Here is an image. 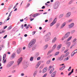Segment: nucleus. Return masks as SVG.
Here are the masks:
<instances>
[{"label": "nucleus", "instance_id": "2", "mask_svg": "<svg viewBox=\"0 0 77 77\" xmlns=\"http://www.w3.org/2000/svg\"><path fill=\"white\" fill-rule=\"evenodd\" d=\"M60 5V3L59 2H57L54 4V9H57L59 8Z\"/></svg>", "mask_w": 77, "mask_h": 77}, {"label": "nucleus", "instance_id": "47", "mask_svg": "<svg viewBox=\"0 0 77 77\" xmlns=\"http://www.w3.org/2000/svg\"><path fill=\"white\" fill-rule=\"evenodd\" d=\"M36 16H37L36 15V14H35L32 15V17H36Z\"/></svg>", "mask_w": 77, "mask_h": 77}, {"label": "nucleus", "instance_id": "63", "mask_svg": "<svg viewBox=\"0 0 77 77\" xmlns=\"http://www.w3.org/2000/svg\"><path fill=\"white\" fill-rule=\"evenodd\" d=\"M55 60V58H53L52 59V61H54V60Z\"/></svg>", "mask_w": 77, "mask_h": 77}, {"label": "nucleus", "instance_id": "37", "mask_svg": "<svg viewBox=\"0 0 77 77\" xmlns=\"http://www.w3.org/2000/svg\"><path fill=\"white\" fill-rule=\"evenodd\" d=\"M11 27H12V26H10L7 29L8 30H9L11 29Z\"/></svg>", "mask_w": 77, "mask_h": 77}, {"label": "nucleus", "instance_id": "41", "mask_svg": "<svg viewBox=\"0 0 77 77\" xmlns=\"http://www.w3.org/2000/svg\"><path fill=\"white\" fill-rule=\"evenodd\" d=\"M72 2H73V0H71L69 2V4H71Z\"/></svg>", "mask_w": 77, "mask_h": 77}, {"label": "nucleus", "instance_id": "48", "mask_svg": "<svg viewBox=\"0 0 77 77\" xmlns=\"http://www.w3.org/2000/svg\"><path fill=\"white\" fill-rule=\"evenodd\" d=\"M68 49L65 50V51H64V53H66V52H68Z\"/></svg>", "mask_w": 77, "mask_h": 77}, {"label": "nucleus", "instance_id": "22", "mask_svg": "<svg viewBox=\"0 0 77 77\" xmlns=\"http://www.w3.org/2000/svg\"><path fill=\"white\" fill-rule=\"evenodd\" d=\"M65 68V66L64 65V66H63L61 68H60V71H62V70H63L64 69V68Z\"/></svg>", "mask_w": 77, "mask_h": 77}, {"label": "nucleus", "instance_id": "54", "mask_svg": "<svg viewBox=\"0 0 77 77\" xmlns=\"http://www.w3.org/2000/svg\"><path fill=\"white\" fill-rule=\"evenodd\" d=\"M7 36H8V35H6L3 37L4 39H5V38H6V37H7Z\"/></svg>", "mask_w": 77, "mask_h": 77}, {"label": "nucleus", "instance_id": "15", "mask_svg": "<svg viewBox=\"0 0 77 77\" xmlns=\"http://www.w3.org/2000/svg\"><path fill=\"white\" fill-rule=\"evenodd\" d=\"M21 49L19 48L17 51V54H19L20 53H21Z\"/></svg>", "mask_w": 77, "mask_h": 77}, {"label": "nucleus", "instance_id": "27", "mask_svg": "<svg viewBox=\"0 0 77 77\" xmlns=\"http://www.w3.org/2000/svg\"><path fill=\"white\" fill-rule=\"evenodd\" d=\"M15 53H13V54H12L11 56V58H12L13 59H14V58H15Z\"/></svg>", "mask_w": 77, "mask_h": 77}, {"label": "nucleus", "instance_id": "61", "mask_svg": "<svg viewBox=\"0 0 77 77\" xmlns=\"http://www.w3.org/2000/svg\"><path fill=\"white\" fill-rule=\"evenodd\" d=\"M38 67H39V66H38V65H37V64L36 65V68H38Z\"/></svg>", "mask_w": 77, "mask_h": 77}, {"label": "nucleus", "instance_id": "50", "mask_svg": "<svg viewBox=\"0 0 77 77\" xmlns=\"http://www.w3.org/2000/svg\"><path fill=\"white\" fill-rule=\"evenodd\" d=\"M35 33H36V31L33 32H32V34L33 35L35 34Z\"/></svg>", "mask_w": 77, "mask_h": 77}, {"label": "nucleus", "instance_id": "59", "mask_svg": "<svg viewBox=\"0 0 77 77\" xmlns=\"http://www.w3.org/2000/svg\"><path fill=\"white\" fill-rule=\"evenodd\" d=\"M10 19V18H9V17H7V20L8 21V20H9V19Z\"/></svg>", "mask_w": 77, "mask_h": 77}, {"label": "nucleus", "instance_id": "3", "mask_svg": "<svg viewBox=\"0 0 77 77\" xmlns=\"http://www.w3.org/2000/svg\"><path fill=\"white\" fill-rule=\"evenodd\" d=\"M14 61H12L8 63L6 66L7 68H10V67H11L14 64Z\"/></svg>", "mask_w": 77, "mask_h": 77}, {"label": "nucleus", "instance_id": "24", "mask_svg": "<svg viewBox=\"0 0 77 77\" xmlns=\"http://www.w3.org/2000/svg\"><path fill=\"white\" fill-rule=\"evenodd\" d=\"M66 44V45H67V47H69L70 46V45H71V42H66L65 43Z\"/></svg>", "mask_w": 77, "mask_h": 77}, {"label": "nucleus", "instance_id": "32", "mask_svg": "<svg viewBox=\"0 0 77 77\" xmlns=\"http://www.w3.org/2000/svg\"><path fill=\"white\" fill-rule=\"evenodd\" d=\"M72 38V36H71L69 37L67 39V41H70L71 39Z\"/></svg>", "mask_w": 77, "mask_h": 77}, {"label": "nucleus", "instance_id": "64", "mask_svg": "<svg viewBox=\"0 0 77 77\" xmlns=\"http://www.w3.org/2000/svg\"><path fill=\"white\" fill-rule=\"evenodd\" d=\"M7 26H4V29H6L7 27Z\"/></svg>", "mask_w": 77, "mask_h": 77}, {"label": "nucleus", "instance_id": "56", "mask_svg": "<svg viewBox=\"0 0 77 77\" xmlns=\"http://www.w3.org/2000/svg\"><path fill=\"white\" fill-rule=\"evenodd\" d=\"M15 72H16V71H15V70H13L12 72V73H15Z\"/></svg>", "mask_w": 77, "mask_h": 77}, {"label": "nucleus", "instance_id": "33", "mask_svg": "<svg viewBox=\"0 0 77 77\" xmlns=\"http://www.w3.org/2000/svg\"><path fill=\"white\" fill-rule=\"evenodd\" d=\"M54 68H53V69H51L50 71V74H51L53 72V71H54Z\"/></svg>", "mask_w": 77, "mask_h": 77}, {"label": "nucleus", "instance_id": "6", "mask_svg": "<svg viewBox=\"0 0 77 77\" xmlns=\"http://www.w3.org/2000/svg\"><path fill=\"white\" fill-rule=\"evenodd\" d=\"M22 60H23V58L22 57H21L17 61L18 65H19L21 63V62H22Z\"/></svg>", "mask_w": 77, "mask_h": 77}, {"label": "nucleus", "instance_id": "4", "mask_svg": "<svg viewBox=\"0 0 77 77\" xmlns=\"http://www.w3.org/2000/svg\"><path fill=\"white\" fill-rule=\"evenodd\" d=\"M64 57H65V55L64 54H63L61 55L60 57L58 58V60H60L61 61L63 60V59H64Z\"/></svg>", "mask_w": 77, "mask_h": 77}, {"label": "nucleus", "instance_id": "62", "mask_svg": "<svg viewBox=\"0 0 77 77\" xmlns=\"http://www.w3.org/2000/svg\"><path fill=\"white\" fill-rule=\"evenodd\" d=\"M27 17H26V18H25L24 19V20H26V21H27V20H28L27 19Z\"/></svg>", "mask_w": 77, "mask_h": 77}, {"label": "nucleus", "instance_id": "58", "mask_svg": "<svg viewBox=\"0 0 77 77\" xmlns=\"http://www.w3.org/2000/svg\"><path fill=\"white\" fill-rule=\"evenodd\" d=\"M45 6H43L42 8V9H45Z\"/></svg>", "mask_w": 77, "mask_h": 77}, {"label": "nucleus", "instance_id": "35", "mask_svg": "<svg viewBox=\"0 0 77 77\" xmlns=\"http://www.w3.org/2000/svg\"><path fill=\"white\" fill-rule=\"evenodd\" d=\"M30 27V25H28L26 27V29H27L28 28Z\"/></svg>", "mask_w": 77, "mask_h": 77}, {"label": "nucleus", "instance_id": "26", "mask_svg": "<svg viewBox=\"0 0 77 77\" xmlns=\"http://www.w3.org/2000/svg\"><path fill=\"white\" fill-rule=\"evenodd\" d=\"M51 35V33L49 32L46 35L45 37H50Z\"/></svg>", "mask_w": 77, "mask_h": 77}, {"label": "nucleus", "instance_id": "46", "mask_svg": "<svg viewBox=\"0 0 77 77\" xmlns=\"http://www.w3.org/2000/svg\"><path fill=\"white\" fill-rule=\"evenodd\" d=\"M41 64V62H39L37 64V65L39 66V65H40V64Z\"/></svg>", "mask_w": 77, "mask_h": 77}, {"label": "nucleus", "instance_id": "13", "mask_svg": "<svg viewBox=\"0 0 77 77\" xmlns=\"http://www.w3.org/2000/svg\"><path fill=\"white\" fill-rule=\"evenodd\" d=\"M66 22H64L60 26V29H63V27H64L65 26V25H66Z\"/></svg>", "mask_w": 77, "mask_h": 77}, {"label": "nucleus", "instance_id": "18", "mask_svg": "<svg viewBox=\"0 0 77 77\" xmlns=\"http://www.w3.org/2000/svg\"><path fill=\"white\" fill-rule=\"evenodd\" d=\"M61 47H62V44H60L58 45L57 48V49L58 50H60V49L61 48Z\"/></svg>", "mask_w": 77, "mask_h": 77}, {"label": "nucleus", "instance_id": "51", "mask_svg": "<svg viewBox=\"0 0 77 77\" xmlns=\"http://www.w3.org/2000/svg\"><path fill=\"white\" fill-rule=\"evenodd\" d=\"M40 59H41V57H38L37 58V60H40Z\"/></svg>", "mask_w": 77, "mask_h": 77}, {"label": "nucleus", "instance_id": "29", "mask_svg": "<svg viewBox=\"0 0 77 77\" xmlns=\"http://www.w3.org/2000/svg\"><path fill=\"white\" fill-rule=\"evenodd\" d=\"M51 63V60H48L46 62V64H50Z\"/></svg>", "mask_w": 77, "mask_h": 77}, {"label": "nucleus", "instance_id": "25", "mask_svg": "<svg viewBox=\"0 0 77 77\" xmlns=\"http://www.w3.org/2000/svg\"><path fill=\"white\" fill-rule=\"evenodd\" d=\"M74 72V69H72L71 72H69V73L68 75L69 76L70 75H71V74H72V72Z\"/></svg>", "mask_w": 77, "mask_h": 77}, {"label": "nucleus", "instance_id": "38", "mask_svg": "<svg viewBox=\"0 0 77 77\" xmlns=\"http://www.w3.org/2000/svg\"><path fill=\"white\" fill-rule=\"evenodd\" d=\"M69 54V52H68L67 53H66V56H68V54Z\"/></svg>", "mask_w": 77, "mask_h": 77}, {"label": "nucleus", "instance_id": "12", "mask_svg": "<svg viewBox=\"0 0 77 77\" xmlns=\"http://www.w3.org/2000/svg\"><path fill=\"white\" fill-rule=\"evenodd\" d=\"M71 12H68L66 14V17L67 18H69V17H70V15H71Z\"/></svg>", "mask_w": 77, "mask_h": 77}, {"label": "nucleus", "instance_id": "42", "mask_svg": "<svg viewBox=\"0 0 77 77\" xmlns=\"http://www.w3.org/2000/svg\"><path fill=\"white\" fill-rule=\"evenodd\" d=\"M13 45H16V43L15 42H13Z\"/></svg>", "mask_w": 77, "mask_h": 77}, {"label": "nucleus", "instance_id": "53", "mask_svg": "<svg viewBox=\"0 0 77 77\" xmlns=\"http://www.w3.org/2000/svg\"><path fill=\"white\" fill-rule=\"evenodd\" d=\"M21 76H24V74L23 73H21Z\"/></svg>", "mask_w": 77, "mask_h": 77}, {"label": "nucleus", "instance_id": "57", "mask_svg": "<svg viewBox=\"0 0 77 77\" xmlns=\"http://www.w3.org/2000/svg\"><path fill=\"white\" fill-rule=\"evenodd\" d=\"M51 67H52L51 66H49V70H50V69H51Z\"/></svg>", "mask_w": 77, "mask_h": 77}, {"label": "nucleus", "instance_id": "28", "mask_svg": "<svg viewBox=\"0 0 77 77\" xmlns=\"http://www.w3.org/2000/svg\"><path fill=\"white\" fill-rule=\"evenodd\" d=\"M59 54V52L58 51L55 52L54 54V55L55 56H57Z\"/></svg>", "mask_w": 77, "mask_h": 77}, {"label": "nucleus", "instance_id": "14", "mask_svg": "<svg viewBox=\"0 0 77 77\" xmlns=\"http://www.w3.org/2000/svg\"><path fill=\"white\" fill-rule=\"evenodd\" d=\"M74 26V23H72L69 25V29H71V28L73 27Z\"/></svg>", "mask_w": 77, "mask_h": 77}, {"label": "nucleus", "instance_id": "21", "mask_svg": "<svg viewBox=\"0 0 77 77\" xmlns=\"http://www.w3.org/2000/svg\"><path fill=\"white\" fill-rule=\"evenodd\" d=\"M48 47V44H47L45 46H44V47H43L44 50H46V49Z\"/></svg>", "mask_w": 77, "mask_h": 77}, {"label": "nucleus", "instance_id": "52", "mask_svg": "<svg viewBox=\"0 0 77 77\" xmlns=\"http://www.w3.org/2000/svg\"><path fill=\"white\" fill-rule=\"evenodd\" d=\"M29 19H30V20L31 21H33V20H34V19H32V17H30L29 18Z\"/></svg>", "mask_w": 77, "mask_h": 77}, {"label": "nucleus", "instance_id": "40", "mask_svg": "<svg viewBox=\"0 0 77 77\" xmlns=\"http://www.w3.org/2000/svg\"><path fill=\"white\" fill-rule=\"evenodd\" d=\"M39 53H36L35 56L36 57H38L39 56Z\"/></svg>", "mask_w": 77, "mask_h": 77}, {"label": "nucleus", "instance_id": "20", "mask_svg": "<svg viewBox=\"0 0 77 77\" xmlns=\"http://www.w3.org/2000/svg\"><path fill=\"white\" fill-rule=\"evenodd\" d=\"M57 40V38L56 37H55L52 40V43H54Z\"/></svg>", "mask_w": 77, "mask_h": 77}, {"label": "nucleus", "instance_id": "45", "mask_svg": "<svg viewBox=\"0 0 77 77\" xmlns=\"http://www.w3.org/2000/svg\"><path fill=\"white\" fill-rule=\"evenodd\" d=\"M71 67L70 66L69 67V69H68V71H71Z\"/></svg>", "mask_w": 77, "mask_h": 77}, {"label": "nucleus", "instance_id": "23", "mask_svg": "<svg viewBox=\"0 0 77 77\" xmlns=\"http://www.w3.org/2000/svg\"><path fill=\"white\" fill-rule=\"evenodd\" d=\"M37 73H38V70L35 71L33 75L35 77L37 75Z\"/></svg>", "mask_w": 77, "mask_h": 77}, {"label": "nucleus", "instance_id": "55", "mask_svg": "<svg viewBox=\"0 0 77 77\" xmlns=\"http://www.w3.org/2000/svg\"><path fill=\"white\" fill-rule=\"evenodd\" d=\"M46 76H47V73H46L42 77H46Z\"/></svg>", "mask_w": 77, "mask_h": 77}, {"label": "nucleus", "instance_id": "19", "mask_svg": "<svg viewBox=\"0 0 77 77\" xmlns=\"http://www.w3.org/2000/svg\"><path fill=\"white\" fill-rule=\"evenodd\" d=\"M47 71V67H46L43 70V73H45Z\"/></svg>", "mask_w": 77, "mask_h": 77}, {"label": "nucleus", "instance_id": "17", "mask_svg": "<svg viewBox=\"0 0 77 77\" xmlns=\"http://www.w3.org/2000/svg\"><path fill=\"white\" fill-rule=\"evenodd\" d=\"M50 39V38L49 37H46L45 41L46 42H48V41Z\"/></svg>", "mask_w": 77, "mask_h": 77}, {"label": "nucleus", "instance_id": "8", "mask_svg": "<svg viewBox=\"0 0 77 77\" xmlns=\"http://www.w3.org/2000/svg\"><path fill=\"white\" fill-rule=\"evenodd\" d=\"M6 54H4L3 58V61L4 63H6V60L5 59V58H6Z\"/></svg>", "mask_w": 77, "mask_h": 77}, {"label": "nucleus", "instance_id": "30", "mask_svg": "<svg viewBox=\"0 0 77 77\" xmlns=\"http://www.w3.org/2000/svg\"><path fill=\"white\" fill-rule=\"evenodd\" d=\"M12 7H13V5H10L8 7V10H10Z\"/></svg>", "mask_w": 77, "mask_h": 77}, {"label": "nucleus", "instance_id": "43", "mask_svg": "<svg viewBox=\"0 0 77 77\" xmlns=\"http://www.w3.org/2000/svg\"><path fill=\"white\" fill-rule=\"evenodd\" d=\"M72 21V19H69L68 21V22L70 23V22H71V21Z\"/></svg>", "mask_w": 77, "mask_h": 77}, {"label": "nucleus", "instance_id": "1", "mask_svg": "<svg viewBox=\"0 0 77 77\" xmlns=\"http://www.w3.org/2000/svg\"><path fill=\"white\" fill-rule=\"evenodd\" d=\"M35 42H36V39H34L31 41L28 45V48H31L32 47H33L35 43Z\"/></svg>", "mask_w": 77, "mask_h": 77}, {"label": "nucleus", "instance_id": "49", "mask_svg": "<svg viewBox=\"0 0 77 77\" xmlns=\"http://www.w3.org/2000/svg\"><path fill=\"white\" fill-rule=\"evenodd\" d=\"M64 39H66V38H65L64 36L61 39V40H62V41H63V40H64Z\"/></svg>", "mask_w": 77, "mask_h": 77}, {"label": "nucleus", "instance_id": "7", "mask_svg": "<svg viewBox=\"0 0 77 77\" xmlns=\"http://www.w3.org/2000/svg\"><path fill=\"white\" fill-rule=\"evenodd\" d=\"M56 21H57V20H56V18H55L53 22H52L50 25L51 27L53 26L55 23H56Z\"/></svg>", "mask_w": 77, "mask_h": 77}, {"label": "nucleus", "instance_id": "31", "mask_svg": "<svg viewBox=\"0 0 77 77\" xmlns=\"http://www.w3.org/2000/svg\"><path fill=\"white\" fill-rule=\"evenodd\" d=\"M36 48V46H34L32 48V50H35Z\"/></svg>", "mask_w": 77, "mask_h": 77}, {"label": "nucleus", "instance_id": "39", "mask_svg": "<svg viewBox=\"0 0 77 77\" xmlns=\"http://www.w3.org/2000/svg\"><path fill=\"white\" fill-rule=\"evenodd\" d=\"M63 14H61L60 15V18H62V17H63Z\"/></svg>", "mask_w": 77, "mask_h": 77}, {"label": "nucleus", "instance_id": "36", "mask_svg": "<svg viewBox=\"0 0 77 77\" xmlns=\"http://www.w3.org/2000/svg\"><path fill=\"white\" fill-rule=\"evenodd\" d=\"M33 57H31L30 58V61H33Z\"/></svg>", "mask_w": 77, "mask_h": 77}, {"label": "nucleus", "instance_id": "34", "mask_svg": "<svg viewBox=\"0 0 77 77\" xmlns=\"http://www.w3.org/2000/svg\"><path fill=\"white\" fill-rule=\"evenodd\" d=\"M69 60V59H68V58L67 57L65 58L63 60V61L64 62H65V61H66V60Z\"/></svg>", "mask_w": 77, "mask_h": 77}, {"label": "nucleus", "instance_id": "44", "mask_svg": "<svg viewBox=\"0 0 77 77\" xmlns=\"http://www.w3.org/2000/svg\"><path fill=\"white\" fill-rule=\"evenodd\" d=\"M77 41V39L76 38H75L73 40V41L72 42H75Z\"/></svg>", "mask_w": 77, "mask_h": 77}, {"label": "nucleus", "instance_id": "10", "mask_svg": "<svg viewBox=\"0 0 77 77\" xmlns=\"http://www.w3.org/2000/svg\"><path fill=\"white\" fill-rule=\"evenodd\" d=\"M57 71H55L54 72H53L51 75V76L52 77H54L56 76V74Z\"/></svg>", "mask_w": 77, "mask_h": 77}, {"label": "nucleus", "instance_id": "16", "mask_svg": "<svg viewBox=\"0 0 77 77\" xmlns=\"http://www.w3.org/2000/svg\"><path fill=\"white\" fill-rule=\"evenodd\" d=\"M27 66H28V65H27V63H25L24 64L23 66V68L24 69H26L27 68Z\"/></svg>", "mask_w": 77, "mask_h": 77}, {"label": "nucleus", "instance_id": "9", "mask_svg": "<svg viewBox=\"0 0 77 77\" xmlns=\"http://www.w3.org/2000/svg\"><path fill=\"white\" fill-rule=\"evenodd\" d=\"M77 53V49H76L75 51H74L73 52H72V53L71 54V57H73V56H74L75 54L76 53Z\"/></svg>", "mask_w": 77, "mask_h": 77}, {"label": "nucleus", "instance_id": "11", "mask_svg": "<svg viewBox=\"0 0 77 77\" xmlns=\"http://www.w3.org/2000/svg\"><path fill=\"white\" fill-rule=\"evenodd\" d=\"M70 34V32H67L65 36H64L65 37V38H67L69 36Z\"/></svg>", "mask_w": 77, "mask_h": 77}, {"label": "nucleus", "instance_id": "60", "mask_svg": "<svg viewBox=\"0 0 77 77\" xmlns=\"http://www.w3.org/2000/svg\"><path fill=\"white\" fill-rule=\"evenodd\" d=\"M60 26V24L59 23H57V27H58V26Z\"/></svg>", "mask_w": 77, "mask_h": 77}, {"label": "nucleus", "instance_id": "5", "mask_svg": "<svg viewBox=\"0 0 77 77\" xmlns=\"http://www.w3.org/2000/svg\"><path fill=\"white\" fill-rule=\"evenodd\" d=\"M56 46H57L56 44L54 45L53 46V47L52 48V50H51L49 51V52H48V54H50V53H51V52L53 51L56 48Z\"/></svg>", "mask_w": 77, "mask_h": 77}]
</instances>
